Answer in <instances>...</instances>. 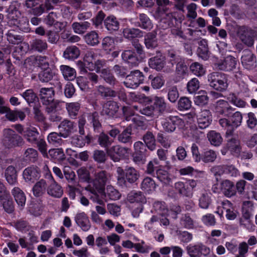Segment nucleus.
I'll return each instance as SVG.
<instances>
[{"mask_svg": "<svg viewBox=\"0 0 257 257\" xmlns=\"http://www.w3.org/2000/svg\"><path fill=\"white\" fill-rule=\"evenodd\" d=\"M132 129L128 127L126 128L118 136V141L122 143H132Z\"/></svg>", "mask_w": 257, "mask_h": 257, "instance_id": "774afa93", "label": "nucleus"}, {"mask_svg": "<svg viewBox=\"0 0 257 257\" xmlns=\"http://www.w3.org/2000/svg\"><path fill=\"white\" fill-rule=\"evenodd\" d=\"M159 181L164 184H168L171 181V175L164 167L160 166L156 169L155 175Z\"/></svg>", "mask_w": 257, "mask_h": 257, "instance_id": "393cba45", "label": "nucleus"}, {"mask_svg": "<svg viewBox=\"0 0 257 257\" xmlns=\"http://www.w3.org/2000/svg\"><path fill=\"white\" fill-rule=\"evenodd\" d=\"M46 188V181L41 179L37 182L33 188V192L35 196L39 197L42 195L45 192Z\"/></svg>", "mask_w": 257, "mask_h": 257, "instance_id": "13d9d810", "label": "nucleus"}, {"mask_svg": "<svg viewBox=\"0 0 257 257\" xmlns=\"http://www.w3.org/2000/svg\"><path fill=\"white\" fill-rule=\"evenodd\" d=\"M167 58L168 63L170 64L172 67L176 64L185 59L184 57L180 55L179 50L172 48L167 50Z\"/></svg>", "mask_w": 257, "mask_h": 257, "instance_id": "4be33fe9", "label": "nucleus"}, {"mask_svg": "<svg viewBox=\"0 0 257 257\" xmlns=\"http://www.w3.org/2000/svg\"><path fill=\"white\" fill-rule=\"evenodd\" d=\"M97 56V54L92 50L87 51L85 54L84 61L87 63L88 66H89L90 70H93L95 68L93 65V62L97 65V68H100V67L98 66L99 65H102L101 60H97L96 62H95Z\"/></svg>", "mask_w": 257, "mask_h": 257, "instance_id": "a878e982", "label": "nucleus"}, {"mask_svg": "<svg viewBox=\"0 0 257 257\" xmlns=\"http://www.w3.org/2000/svg\"><path fill=\"white\" fill-rule=\"evenodd\" d=\"M49 155L51 160L55 163L62 162L65 159L63 150L61 148L51 149L49 151Z\"/></svg>", "mask_w": 257, "mask_h": 257, "instance_id": "49530a36", "label": "nucleus"}, {"mask_svg": "<svg viewBox=\"0 0 257 257\" xmlns=\"http://www.w3.org/2000/svg\"><path fill=\"white\" fill-rule=\"evenodd\" d=\"M220 190L227 197H231L236 194L234 183L229 180L222 181L220 184Z\"/></svg>", "mask_w": 257, "mask_h": 257, "instance_id": "412c9836", "label": "nucleus"}, {"mask_svg": "<svg viewBox=\"0 0 257 257\" xmlns=\"http://www.w3.org/2000/svg\"><path fill=\"white\" fill-rule=\"evenodd\" d=\"M186 250L190 257L207 256L210 252V248L202 243L190 244L187 247Z\"/></svg>", "mask_w": 257, "mask_h": 257, "instance_id": "9b49d317", "label": "nucleus"}, {"mask_svg": "<svg viewBox=\"0 0 257 257\" xmlns=\"http://www.w3.org/2000/svg\"><path fill=\"white\" fill-rule=\"evenodd\" d=\"M40 98L43 103H46L49 101L53 100L55 95V91L52 87H43L40 90Z\"/></svg>", "mask_w": 257, "mask_h": 257, "instance_id": "c85d7f7f", "label": "nucleus"}, {"mask_svg": "<svg viewBox=\"0 0 257 257\" xmlns=\"http://www.w3.org/2000/svg\"><path fill=\"white\" fill-rule=\"evenodd\" d=\"M252 210L253 205L250 201H245L243 202L242 217L244 218L247 223H250V218L252 215L251 212Z\"/></svg>", "mask_w": 257, "mask_h": 257, "instance_id": "052dcab7", "label": "nucleus"}, {"mask_svg": "<svg viewBox=\"0 0 257 257\" xmlns=\"http://www.w3.org/2000/svg\"><path fill=\"white\" fill-rule=\"evenodd\" d=\"M229 119L221 118L219 120L220 125L226 130V135L231 136L234 129L240 126L242 122V115L239 111L230 114Z\"/></svg>", "mask_w": 257, "mask_h": 257, "instance_id": "39448f33", "label": "nucleus"}, {"mask_svg": "<svg viewBox=\"0 0 257 257\" xmlns=\"http://www.w3.org/2000/svg\"><path fill=\"white\" fill-rule=\"evenodd\" d=\"M100 76L110 86L114 87L119 85V82L114 77L110 69H103L101 71Z\"/></svg>", "mask_w": 257, "mask_h": 257, "instance_id": "b1692460", "label": "nucleus"}, {"mask_svg": "<svg viewBox=\"0 0 257 257\" xmlns=\"http://www.w3.org/2000/svg\"><path fill=\"white\" fill-rule=\"evenodd\" d=\"M211 196L210 193H202L199 199V206L202 209H208L212 203Z\"/></svg>", "mask_w": 257, "mask_h": 257, "instance_id": "864d4df0", "label": "nucleus"}, {"mask_svg": "<svg viewBox=\"0 0 257 257\" xmlns=\"http://www.w3.org/2000/svg\"><path fill=\"white\" fill-rule=\"evenodd\" d=\"M143 140L148 149L153 151L156 149V139L153 133L148 131L143 137Z\"/></svg>", "mask_w": 257, "mask_h": 257, "instance_id": "a18cd8bd", "label": "nucleus"}, {"mask_svg": "<svg viewBox=\"0 0 257 257\" xmlns=\"http://www.w3.org/2000/svg\"><path fill=\"white\" fill-rule=\"evenodd\" d=\"M47 192L50 196L57 198L61 197L63 194L62 187L56 182L49 185L47 188Z\"/></svg>", "mask_w": 257, "mask_h": 257, "instance_id": "72a5a7b5", "label": "nucleus"}, {"mask_svg": "<svg viewBox=\"0 0 257 257\" xmlns=\"http://www.w3.org/2000/svg\"><path fill=\"white\" fill-rule=\"evenodd\" d=\"M104 24L106 29L111 33L117 31L119 28V23L113 16H108L105 19Z\"/></svg>", "mask_w": 257, "mask_h": 257, "instance_id": "473e14b6", "label": "nucleus"}, {"mask_svg": "<svg viewBox=\"0 0 257 257\" xmlns=\"http://www.w3.org/2000/svg\"><path fill=\"white\" fill-rule=\"evenodd\" d=\"M207 138L211 144L215 146H219L222 142L220 134L215 131H210L207 134Z\"/></svg>", "mask_w": 257, "mask_h": 257, "instance_id": "bf43d9fd", "label": "nucleus"}, {"mask_svg": "<svg viewBox=\"0 0 257 257\" xmlns=\"http://www.w3.org/2000/svg\"><path fill=\"white\" fill-rule=\"evenodd\" d=\"M226 148L233 155H238L241 151L239 141L235 138H231L226 143Z\"/></svg>", "mask_w": 257, "mask_h": 257, "instance_id": "58836bf2", "label": "nucleus"}, {"mask_svg": "<svg viewBox=\"0 0 257 257\" xmlns=\"http://www.w3.org/2000/svg\"><path fill=\"white\" fill-rule=\"evenodd\" d=\"M43 104L46 106L45 111L47 113L57 112L61 109V103L54 99L52 101H49L47 103H43Z\"/></svg>", "mask_w": 257, "mask_h": 257, "instance_id": "5fc2aeb1", "label": "nucleus"}, {"mask_svg": "<svg viewBox=\"0 0 257 257\" xmlns=\"http://www.w3.org/2000/svg\"><path fill=\"white\" fill-rule=\"evenodd\" d=\"M48 44L45 40L35 39L31 43V48L34 51L43 53L48 49Z\"/></svg>", "mask_w": 257, "mask_h": 257, "instance_id": "2f4dec72", "label": "nucleus"}, {"mask_svg": "<svg viewBox=\"0 0 257 257\" xmlns=\"http://www.w3.org/2000/svg\"><path fill=\"white\" fill-rule=\"evenodd\" d=\"M209 85L214 89L222 92L228 87L227 77L223 73L214 72L208 75Z\"/></svg>", "mask_w": 257, "mask_h": 257, "instance_id": "423d86ee", "label": "nucleus"}, {"mask_svg": "<svg viewBox=\"0 0 257 257\" xmlns=\"http://www.w3.org/2000/svg\"><path fill=\"white\" fill-rule=\"evenodd\" d=\"M131 149L115 145L110 147L106 151L108 156L114 162H119L121 159H124L128 157Z\"/></svg>", "mask_w": 257, "mask_h": 257, "instance_id": "0eeeda50", "label": "nucleus"}, {"mask_svg": "<svg viewBox=\"0 0 257 257\" xmlns=\"http://www.w3.org/2000/svg\"><path fill=\"white\" fill-rule=\"evenodd\" d=\"M21 95L25 99L27 103L30 105L31 103H35L38 100L37 94L33 89H29L21 94Z\"/></svg>", "mask_w": 257, "mask_h": 257, "instance_id": "0e129e2a", "label": "nucleus"}, {"mask_svg": "<svg viewBox=\"0 0 257 257\" xmlns=\"http://www.w3.org/2000/svg\"><path fill=\"white\" fill-rule=\"evenodd\" d=\"M26 67H39L44 69L49 67V58L46 56L32 55L27 58L25 62Z\"/></svg>", "mask_w": 257, "mask_h": 257, "instance_id": "9d476101", "label": "nucleus"}, {"mask_svg": "<svg viewBox=\"0 0 257 257\" xmlns=\"http://www.w3.org/2000/svg\"><path fill=\"white\" fill-rule=\"evenodd\" d=\"M80 55V50L76 46L68 47L63 53V57L68 60L77 59Z\"/></svg>", "mask_w": 257, "mask_h": 257, "instance_id": "de8ad7c7", "label": "nucleus"}, {"mask_svg": "<svg viewBox=\"0 0 257 257\" xmlns=\"http://www.w3.org/2000/svg\"><path fill=\"white\" fill-rule=\"evenodd\" d=\"M237 35L241 42L248 47L253 46L254 40L250 35L248 29L246 27H239L237 31Z\"/></svg>", "mask_w": 257, "mask_h": 257, "instance_id": "dca6fc26", "label": "nucleus"}, {"mask_svg": "<svg viewBox=\"0 0 257 257\" xmlns=\"http://www.w3.org/2000/svg\"><path fill=\"white\" fill-rule=\"evenodd\" d=\"M197 125H192L190 130L193 135L200 137L204 136V133L199 130H204L211 124L212 121V116L211 111L206 109H201V111L196 115Z\"/></svg>", "mask_w": 257, "mask_h": 257, "instance_id": "f03ea898", "label": "nucleus"}, {"mask_svg": "<svg viewBox=\"0 0 257 257\" xmlns=\"http://www.w3.org/2000/svg\"><path fill=\"white\" fill-rule=\"evenodd\" d=\"M5 177L10 185H14L17 181L16 169L13 166H9L5 171Z\"/></svg>", "mask_w": 257, "mask_h": 257, "instance_id": "3c124183", "label": "nucleus"}, {"mask_svg": "<svg viewBox=\"0 0 257 257\" xmlns=\"http://www.w3.org/2000/svg\"><path fill=\"white\" fill-rule=\"evenodd\" d=\"M198 56L204 60L208 59L209 50L208 47L207 41L205 39H202L199 42V47L197 50Z\"/></svg>", "mask_w": 257, "mask_h": 257, "instance_id": "e433bc0d", "label": "nucleus"}, {"mask_svg": "<svg viewBox=\"0 0 257 257\" xmlns=\"http://www.w3.org/2000/svg\"><path fill=\"white\" fill-rule=\"evenodd\" d=\"M130 21L135 27L146 31H150L153 28L152 21L147 15L143 13L139 14L136 19L132 18Z\"/></svg>", "mask_w": 257, "mask_h": 257, "instance_id": "f8f14e48", "label": "nucleus"}, {"mask_svg": "<svg viewBox=\"0 0 257 257\" xmlns=\"http://www.w3.org/2000/svg\"><path fill=\"white\" fill-rule=\"evenodd\" d=\"M74 220L77 225L84 231H87L91 227V223L86 214L84 212L77 213Z\"/></svg>", "mask_w": 257, "mask_h": 257, "instance_id": "a211bd4d", "label": "nucleus"}, {"mask_svg": "<svg viewBox=\"0 0 257 257\" xmlns=\"http://www.w3.org/2000/svg\"><path fill=\"white\" fill-rule=\"evenodd\" d=\"M40 134L36 127L28 128L24 132V137L31 144H35L39 141Z\"/></svg>", "mask_w": 257, "mask_h": 257, "instance_id": "cd10ccee", "label": "nucleus"}, {"mask_svg": "<svg viewBox=\"0 0 257 257\" xmlns=\"http://www.w3.org/2000/svg\"><path fill=\"white\" fill-rule=\"evenodd\" d=\"M241 62L242 66L248 70L253 69L256 66V56L249 49H245L242 51Z\"/></svg>", "mask_w": 257, "mask_h": 257, "instance_id": "ddd939ff", "label": "nucleus"}, {"mask_svg": "<svg viewBox=\"0 0 257 257\" xmlns=\"http://www.w3.org/2000/svg\"><path fill=\"white\" fill-rule=\"evenodd\" d=\"M237 60L231 56H227L225 59L217 64V68L219 70L229 71L236 67Z\"/></svg>", "mask_w": 257, "mask_h": 257, "instance_id": "aec40b11", "label": "nucleus"}, {"mask_svg": "<svg viewBox=\"0 0 257 257\" xmlns=\"http://www.w3.org/2000/svg\"><path fill=\"white\" fill-rule=\"evenodd\" d=\"M152 106L155 111L162 113L166 109V103L164 97L155 96L152 100Z\"/></svg>", "mask_w": 257, "mask_h": 257, "instance_id": "37998d69", "label": "nucleus"}, {"mask_svg": "<svg viewBox=\"0 0 257 257\" xmlns=\"http://www.w3.org/2000/svg\"><path fill=\"white\" fill-rule=\"evenodd\" d=\"M144 78V75L140 71H132L126 76L123 84L127 88L135 89L143 83Z\"/></svg>", "mask_w": 257, "mask_h": 257, "instance_id": "1a4fd4ad", "label": "nucleus"}, {"mask_svg": "<svg viewBox=\"0 0 257 257\" xmlns=\"http://www.w3.org/2000/svg\"><path fill=\"white\" fill-rule=\"evenodd\" d=\"M100 116L97 112L90 114L88 117V120L92 125L93 130L95 132H100L102 130V125L99 120Z\"/></svg>", "mask_w": 257, "mask_h": 257, "instance_id": "4c0bfd02", "label": "nucleus"}, {"mask_svg": "<svg viewBox=\"0 0 257 257\" xmlns=\"http://www.w3.org/2000/svg\"><path fill=\"white\" fill-rule=\"evenodd\" d=\"M128 200L131 203H145L146 198L141 191L132 192L128 195Z\"/></svg>", "mask_w": 257, "mask_h": 257, "instance_id": "6e6d98bb", "label": "nucleus"}, {"mask_svg": "<svg viewBox=\"0 0 257 257\" xmlns=\"http://www.w3.org/2000/svg\"><path fill=\"white\" fill-rule=\"evenodd\" d=\"M2 143L7 149H14L23 146L25 141L23 138L11 128H6L3 131Z\"/></svg>", "mask_w": 257, "mask_h": 257, "instance_id": "20e7f679", "label": "nucleus"}, {"mask_svg": "<svg viewBox=\"0 0 257 257\" xmlns=\"http://www.w3.org/2000/svg\"><path fill=\"white\" fill-rule=\"evenodd\" d=\"M180 223L181 225L187 229H192L194 226V220L189 214H185L182 215Z\"/></svg>", "mask_w": 257, "mask_h": 257, "instance_id": "69168bd1", "label": "nucleus"}, {"mask_svg": "<svg viewBox=\"0 0 257 257\" xmlns=\"http://www.w3.org/2000/svg\"><path fill=\"white\" fill-rule=\"evenodd\" d=\"M60 69L65 79L72 81L76 78V72L74 68L67 65H62L60 66Z\"/></svg>", "mask_w": 257, "mask_h": 257, "instance_id": "c03bdc74", "label": "nucleus"}, {"mask_svg": "<svg viewBox=\"0 0 257 257\" xmlns=\"http://www.w3.org/2000/svg\"><path fill=\"white\" fill-rule=\"evenodd\" d=\"M156 187L155 182L152 178L149 177L145 178L141 183V189L148 193L155 191Z\"/></svg>", "mask_w": 257, "mask_h": 257, "instance_id": "09e8293b", "label": "nucleus"}, {"mask_svg": "<svg viewBox=\"0 0 257 257\" xmlns=\"http://www.w3.org/2000/svg\"><path fill=\"white\" fill-rule=\"evenodd\" d=\"M7 40L10 44L18 45L22 43L24 40L22 36L18 35L14 30H10L6 34Z\"/></svg>", "mask_w": 257, "mask_h": 257, "instance_id": "79ce46f5", "label": "nucleus"}, {"mask_svg": "<svg viewBox=\"0 0 257 257\" xmlns=\"http://www.w3.org/2000/svg\"><path fill=\"white\" fill-rule=\"evenodd\" d=\"M215 109L218 114L227 117H229L232 111L234 110V108L229 105L228 102L224 100H219L217 101Z\"/></svg>", "mask_w": 257, "mask_h": 257, "instance_id": "5701e85b", "label": "nucleus"}, {"mask_svg": "<svg viewBox=\"0 0 257 257\" xmlns=\"http://www.w3.org/2000/svg\"><path fill=\"white\" fill-rule=\"evenodd\" d=\"M80 108V104L78 102H71L66 104V109L69 115L72 118H76Z\"/></svg>", "mask_w": 257, "mask_h": 257, "instance_id": "e2e57ef3", "label": "nucleus"}, {"mask_svg": "<svg viewBox=\"0 0 257 257\" xmlns=\"http://www.w3.org/2000/svg\"><path fill=\"white\" fill-rule=\"evenodd\" d=\"M23 176L26 182L34 183L40 177V171L38 167L32 166L24 170Z\"/></svg>", "mask_w": 257, "mask_h": 257, "instance_id": "2eb2a0df", "label": "nucleus"}, {"mask_svg": "<svg viewBox=\"0 0 257 257\" xmlns=\"http://www.w3.org/2000/svg\"><path fill=\"white\" fill-rule=\"evenodd\" d=\"M84 39L86 43L91 46L97 45L99 42L98 35L95 31L87 33Z\"/></svg>", "mask_w": 257, "mask_h": 257, "instance_id": "680f3d73", "label": "nucleus"}, {"mask_svg": "<svg viewBox=\"0 0 257 257\" xmlns=\"http://www.w3.org/2000/svg\"><path fill=\"white\" fill-rule=\"evenodd\" d=\"M174 188L179 195L189 197L192 193L188 187L184 182L178 181L174 184Z\"/></svg>", "mask_w": 257, "mask_h": 257, "instance_id": "603ef678", "label": "nucleus"}, {"mask_svg": "<svg viewBox=\"0 0 257 257\" xmlns=\"http://www.w3.org/2000/svg\"><path fill=\"white\" fill-rule=\"evenodd\" d=\"M105 196L110 200H116L119 199L120 194L119 192L111 186H108L106 192L104 191L103 195H99V197L102 199L103 196Z\"/></svg>", "mask_w": 257, "mask_h": 257, "instance_id": "4d7b16f0", "label": "nucleus"}, {"mask_svg": "<svg viewBox=\"0 0 257 257\" xmlns=\"http://www.w3.org/2000/svg\"><path fill=\"white\" fill-rule=\"evenodd\" d=\"M122 60L131 67L137 66L141 61L133 50H125L121 54Z\"/></svg>", "mask_w": 257, "mask_h": 257, "instance_id": "6ab92c4d", "label": "nucleus"}, {"mask_svg": "<svg viewBox=\"0 0 257 257\" xmlns=\"http://www.w3.org/2000/svg\"><path fill=\"white\" fill-rule=\"evenodd\" d=\"M122 33L124 37L130 40L141 38L143 36V31L138 28H126L123 29Z\"/></svg>", "mask_w": 257, "mask_h": 257, "instance_id": "f704fd0d", "label": "nucleus"}, {"mask_svg": "<svg viewBox=\"0 0 257 257\" xmlns=\"http://www.w3.org/2000/svg\"><path fill=\"white\" fill-rule=\"evenodd\" d=\"M118 110L117 103L113 101H109L105 103L103 106L102 113L108 117H113Z\"/></svg>", "mask_w": 257, "mask_h": 257, "instance_id": "bb28decb", "label": "nucleus"}, {"mask_svg": "<svg viewBox=\"0 0 257 257\" xmlns=\"http://www.w3.org/2000/svg\"><path fill=\"white\" fill-rule=\"evenodd\" d=\"M97 144L102 148H104L106 151L109 149L108 148L112 144L113 141L110 139L109 136L103 132H101L99 135H96L95 138Z\"/></svg>", "mask_w": 257, "mask_h": 257, "instance_id": "c756f323", "label": "nucleus"}, {"mask_svg": "<svg viewBox=\"0 0 257 257\" xmlns=\"http://www.w3.org/2000/svg\"><path fill=\"white\" fill-rule=\"evenodd\" d=\"M13 195L18 205L23 208L25 205L26 197L24 192L19 187H14L12 190Z\"/></svg>", "mask_w": 257, "mask_h": 257, "instance_id": "7c9ffc66", "label": "nucleus"}, {"mask_svg": "<svg viewBox=\"0 0 257 257\" xmlns=\"http://www.w3.org/2000/svg\"><path fill=\"white\" fill-rule=\"evenodd\" d=\"M61 137H62L60 135L59 132V133L52 132L49 134L47 140L50 144L58 146L61 145L63 142Z\"/></svg>", "mask_w": 257, "mask_h": 257, "instance_id": "338daca9", "label": "nucleus"}, {"mask_svg": "<svg viewBox=\"0 0 257 257\" xmlns=\"http://www.w3.org/2000/svg\"><path fill=\"white\" fill-rule=\"evenodd\" d=\"M60 135L63 138H67L76 131L75 123L70 120L65 119L58 125Z\"/></svg>", "mask_w": 257, "mask_h": 257, "instance_id": "4468645a", "label": "nucleus"}, {"mask_svg": "<svg viewBox=\"0 0 257 257\" xmlns=\"http://www.w3.org/2000/svg\"><path fill=\"white\" fill-rule=\"evenodd\" d=\"M91 27V24L87 21L74 22L72 24V28L75 33L82 35Z\"/></svg>", "mask_w": 257, "mask_h": 257, "instance_id": "c9c22d12", "label": "nucleus"}, {"mask_svg": "<svg viewBox=\"0 0 257 257\" xmlns=\"http://www.w3.org/2000/svg\"><path fill=\"white\" fill-rule=\"evenodd\" d=\"M184 124V120L178 116H170L161 121L163 128L167 133H172L177 127H182Z\"/></svg>", "mask_w": 257, "mask_h": 257, "instance_id": "6e6552de", "label": "nucleus"}, {"mask_svg": "<svg viewBox=\"0 0 257 257\" xmlns=\"http://www.w3.org/2000/svg\"><path fill=\"white\" fill-rule=\"evenodd\" d=\"M107 179V174L105 171H99L95 173L94 180L86 188L87 190L91 193L89 195L90 199L93 202L104 205V201L99 197V195H103L104 186Z\"/></svg>", "mask_w": 257, "mask_h": 257, "instance_id": "f257e3e1", "label": "nucleus"}, {"mask_svg": "<svg viewBox=\"0 0 257 257\" xmlns=\"http://www.w3.org/2000/svg\"><path fill=\"white\" fill-rule=\"evenodd\" d=\"M55 74L49 67L42 69L38 75L39 80L42 83H47L51 80Z\"/></svg>", "mask_w": 257, "mask_h": 257, "instance_id": "8fccbe9b", "label": "nucleus"}, {"mask_svg": "<svg viewBox=\"0 0 257 257\" xmlns=\"http://www.w3.org/2000/svg\"><path fill=\"white\" fill-rule=\"evenodd\" d=\"M97 91L98 95L102 98H108L115 97L117 96V92L111 88L100 85L97 87Z\"/></svg>", "mask_w": 257, "mask_h": 257, "instance_id": "a19ab883", "label": "nucleus"}, {"mask_svg": "<svg viewBox=\"0 0 257 257\" xmlns=\"http://www.w3.org/2000/svg\"><path fill=\"white\" fill-rule=\"evenodd\" d=\"M117 183L120 186H126V182L130 184L134 183L139 179L140 174L134 167L126 166L123 170L121 167L116 169Z\"/></svg>", "mask_w": 257, "mask_h": 257, "instance_id": "7ed1b4c3", "label": "nucleus"}, {"mask_svg": "<svg viewBox=\"0 0 257 257\" xmlns=\"http://www.w3.org/2000/svg\"><path fill=\"white\" fill-rule=\"evenodd\" d=\"M144 43L148 49L156 48L158 46L157 33L155 32L147 33L145 36Z\"/></svg>", "mask_w": 257, "mask_h": 257, "instance_id": "ea45409f", "label": "nucleus"}, {"mask_svg": "<svg viewBox=\"0 0 257 257\" xmlns=\"http://www.w3.org/2000/svg\"><path fill=\"white\" fill-rule=\"evenodd\" d=\"M149 66L158 71L163 69L166 64L165 57L159 53L156 56L153 57L149 60Z\"/></svg>", "mask_w": 257, "mask_h": 257, "instance_id": "f3484780", "label": "nucleus"}]
</instances>
